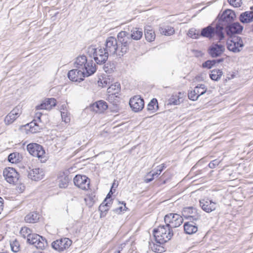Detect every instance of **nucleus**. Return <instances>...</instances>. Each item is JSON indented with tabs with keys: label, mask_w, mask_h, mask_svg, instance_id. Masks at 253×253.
Here are the masks:
<instances>
[{
	"label": "nucleus",
	"mask_w": 253,
	"mask_h": 253,
	"mask_svg": "<svg viewBox=\"0 0 253 253\" xmlns=\"http://www.w3.org/2000/svg\"><path fill=\"white\" fill-rule=\"evenodd\" d=\"M64 107L66 108L65 104L63 105L60 109L62 121L64 122L66 124H67L70 122V114L67 109L64 108Z\"/></svg>",
	"instance_id": "nucleus-31"
},
{
	"label": "nucleus",
	"mask_w": 253,
	"mask_h": 253,
	"mask_svg": "<svg viewBox=\"0 0 253 253\" xmlns=\"http://www.w3.org/2000/svg\"><path fill=\"white\" fill-rule=\"evenodd\" d=\"M166 225H168L169 228L178 227L181 225L183 221L182 216L177 213H170L165 215L164 217Z\"/></svg>",
	"instance_id": "nucleus-6"
},
{
	"label": "nucleus",
	"mask_w": 253,
	"mask_h": 253,
	"mask_svg": "<svg viewBox=\"0 0 253 253\" xmlns=\"http://www.w3.org/2000/svg\"><path fill=\"white\" fill-rule=\"evenodd\" d=\"M34 253H42V252H34Z\"/></svg>",
	"instance_id": "nucleus-63"
},
{
	"label": "nucleus",
	"mask_w": 253,
	"mask_h": 253,
	"mask_svg": "<svg viewBox=\"0 0 253 253\" xmlns=\"http://www.w3.org/2000/svg\"><path fill=\"white\" fill-rule=\"evenodd\" d=\"M41 127H29V129L20 128L22 132H25L26 134H34L39 132Z\"/></svg>",
	"instance_id": "nucleus-40"
},
{
	"label": "nucleus",
	"mask_w": 253,
	"mask_h": 253,
	"mask_svg": "<svg viewBox=\"0 0 253 253\" xmlns=\"http://www.w3.org/2000/svg\"><path fill=\"white\" fill-rule=\"evenodd\" d=\"M153 234L157 243L163 244L170 240L173 233L168 225H160L153 230Z\"/></svg>",
	"instance_id": "nucleus-2"
},
{
	"label": "nucleus",
	"mask_w": 253,
	"mask_h": 253,
	"mask_svg": "<svg viewBox=\"0 0 253 253\" xmlns=\"http://www.w3.org/2000/svg\"><path fill=\"white\" fill-rule=\"evenodd\" d=\"M144 35L146 40L148 42H151L154 41L155 39L156 36L155 32L150 26H148L145 29Z\"/></svg>",
	"instance_id": "nucleus-29"
},
{
	"label": "nucleus",
	"mask_w": 253,
	"mask_h": 253,
	"mask_svg": "<svg viewBox=\"0 0 253 253\" xmlns=\"http://www.w3.org/2000/svg\"><path fill=\"white\" fill-rule=\"evenodd\" d=\"M147 109L150 113H153L158 109V104L156 98L152 99L147 105Z\"/></svg>",
	"instance_id": "nucleus-33"
},
{
	"label": "nucleus",
	"mask_w": 253,
	"mask_h": 253,
	"mask_svg": "<svg viewBox=\"0 0 253 253\" xmlns=\"http://www.w3.org/2000/svg\"><path fill=\"white\" fill-rule=\"evenodd\" d=\"M119 99V97L117 95L108 93L107 100L108 101H109L111 103H112L113 105L116 106V109H119V107L118 106Z\"/></svg>",
	"instance_id": "nucleus-35"
},
{
	"label": "nucleus",
	"mask_w": 253,
	"mask_h": 253,
	"mask_svg": "<svg viewBox=\"0 0 253 253\" xmlns=\"http://www.w3.org/2000/svg\"><path fill=\"white\" fill-rule=\"evenodd\" d=\"M42 113H37L36 114V116L37 117V120H34L32 122H31V123H28L26 125H22L21 126H24V127H25V126H28L29 125L30 126H38L39 125L37 123V121H40V117H41V115Z\"/></svg>",
	"instance_id": "nucleus-45"
},
{
	"label": "nucleus",
	"mask_w": 253,
	"mask_h": 253,
	"mask_svg": "<svg viewBox=\"0 0 253 253\" xmlns=\"http://www.w3.org/2000/svg\"><path fill=\"white\" fill-rule=\"evenodd\" d=\"M108 108L107 103L103 100L98 101L89 107V109L97 113H102Z\"/></svg>",
	"instance_id": "nucleus-18"
},
{
	"label": "nucleus",
	"mask_w": 253,
	"mask_h": 253,
	"mask_svg": "<svg viewBox=\"0 0 253 253\" xmlns=\"http://www.w3.org/2000/svg\"><path fill=\"white\" fill-rule=\"evenodd\" d=\"M111 83L112 80L109 78V76L102 77V78L100 79L98 81L99 85L102 87L109 85Z\"/></svg>",
	"instance_id": "nucleus-38"
},
{
	"label": "nucleus",
	"mask_w": 253,
	"mask_h": 253,
	"mask_svg": "<svg viewBox=\"0 0 253 253\" xmlns=\"http://www.w3.org/2000/svg\"><path fill=\"white\" fill-rule=\"evenodd\" d=\"M200 205L202 209L207 212H210L215 209V204L208 200L200 201Z\"/></svg>",
	"instance_id": "nucleus-21"
},
{
	"label": "nucleus",
	"mask_w": 253,
	"mask_h": 253,
	"mask_svg": "<svg viewBox=\"0 0 253 253\" xmlns=\"http://www.w3.org/2000/svg\"><path fill=\"white\" fill-rule=\"evenodd\" d=\"M221 76V72L220 70H213L210 75L211 79L214 81H217L220 79Z\"/></svg>",
	"instance_id": "nucleus-39"
},
{
	"label": "nucleus",
	"mask_w": 253,
	"mask_h": 253,
	"mask_svg": "<svg viewBox=\"0 0 253 253\" xmlns=\"http://www.w3.org/2000/svg\"><path fill=\"white\" fill-rule=\"evenodd\" d=\"M118 41L119 44L124 42H132L128 33L126 31H121L117 35Z\"/></svg>",
	"instance_id": "nucleus-27"
},
{
	"label": "nucleus",
	"mask_w": 253,
	"mask_h": 253,
	"mask_svg": "<svg viewBox=\"0 0 253 253\" xmlns=\"http://www.w3.org/2000/svg\"><path fill=\"white\" fill-rule=\"evenodd\" d=\"M219 12L216 19L209 26L202 29L200 36L211 39L217 36L221 40V16Z\"/></svg>",
	"instance_id": "nucleus-1"
},
{
	"label": "nucleus",
	"mask_w": 253,
	"mask_h": 253,
	"mask_svg": "<svg viewBox=\"0 0 253 253\" xmlns=\"http://www.w3.org/2000/svg\"><path fill=\"white\" fill-rule=\"evenodd\" d=\"M22 113L21 108L20 106L15 107L11 112L6 116L4 119V122L6 125L11 124L18 118Z\"/></svg>",
	"instance_id": "nucleus-16"
},
{
	"label": "nucleus",
	"mask_w": 253,
	"mask_h": 253,
	"mask_svg": "<svg viewBox=\"0 0 253 253\" xmlns=\"http://www.w3.org/2000/svg\"><path fill=\"white\" fill-rule=\"evenodd\" d=\"M221 61V59H218L217 60H208L203 63L202 66L203 68H207L208 69H210L215 64V63L216 62H220Z\"/></svg>",
	"instance_id": "nucleus-42"
},
{
	"label": "nucleus",
	"mask_w": 253,
	"mask_h": 253,
	"mask_svg": "<svg viewBox=\"0 0 253 253\" xmlns=\"http://www.w3.org/2000/svg\"><path fill=\"white\" fill-rule=\"evenodd\" d=\"M151 248L153 251L156 253H161L164 251V248L159 245L154 244L151 246Z\"/></svg>",
	"instance_id": "nucleus-49"
},
{
	"label": "nucleus",
	"mask_w": 253,
	"mask_h": 253,
	"mask_svg": "<svg viewBox=\"0 0 253 253\" xmlns=\"http://www.w3.org/2000/svg\"><path fill=\"white\" fill-rule=\"evenodd\" d=\"M27 149L29 153L34 157L39 158H43L45 151L42 146L37 143H30L27 146Z\"/></svg>",
	"instance_id": "nucleus-11"
},
{
	"label": "nucleus",
	"mask_w": 253,
	"mask_h": 253,
	"mask_svg": "<svg viewBox=\"0 0 253 253\" xmlns=\"http://www.w3.org/2000/svg\"><path fill=\"white\" fill-rule=\"evenodd\" d=\"M188 36L192 39H198L200 36L199 31L195 29H190L188 33Z\"/></svg>",
	"instance_id": "nucleus-43"
},
{
	"label": "nucleus",
	"mask_w": 253,
	"mask_h": 253,
	"mask_svg": "<svg viewBox=\"0 0 253 253\" xmlns=\"http://www.w3.org/2000/svg\"><path fill=\"white\" fill-rule=\"evenodd\" d=\"M159 31L161 34L166 36H170L174 33L173 28L169 26L161 27H160Z\"/></svg>",
	"instance_id": "nucleus-34"
},
{
	"label": "nucleus",
	"mask_w": 253,
	"mask_h": 253,
	"mask_svg": "<svg viewBox=\"0 0 253 253\" xmlns=\"http://www.w3.org/2000/svg\"><path fill=\"white\" fill-rule=\"evenodd\" d=\"M220 162V161L217 159L214 160L211 162L209 164V166L211 169H214L216 166H218L219 163Z\"/></svg>",
	"instance_id": "nucleus-52"
},
{
	"label": "nucleus",
	"mask_w": 253,
	"mask_h": 253,
	"mask_svg": "<svg viewBox=\"0 0 253 253\" xmlns=\"http://www.w3.org/2000/svg\"><path fill=\"white\" fill-rule=\"evenodd\" d=\"M74 182L76 186L83 190L89 189L90 180L85 175H77L74 178Z\"/></svg>",
	"instance_id": "nucleus-14"
},
{
	"label": "nucleus",
	"mask_w": 253,
	"mask_h": 253,
	"mask_svg": "<svg viewBox=\"0 0 253 253\" xmlns=\"http://www.w3.org/2000/svg\"><path fill=\"white\" fill-rule=\"evenodd\" d=\"M161 173V172H160V171H158V167H157V169H156V171L154 172H153L152 174V176L153 177H155L156 176H158V175H159Z\"/></svg>",
	"instance_id": "nucleus-59"
},
{
	"label": "nucleus",
	"mask_w": 253,
	"mask_h": 253,
	"mask_svg": "<svg viewBox=\"0 0 253 253\" xmlns=\"http://www.w3.org/2000/svg\"><path fill=\"white\" fill-rule=\"evenodd\" d=\"M228 1L230 4L236 7L241 6L242 4L241 0H228Z\"/></svg>",
	"instance_id": "nucleus-50"
},
{
	"label": "nucleus",
	"mask_w": 253,
	"mask_h": 253,
	"mask_svg": "<svg viewBox=\"0 0 253 253\" xmlns=\"http://www.w3.org/2000/svg\"><path fill=\"white\" fill-rule=\"evenodd\" d=\"M121 89L120 84L118 83H115L112 84L107 88V93L117 95L120 92Z\"/></svg>",
	"instance_id": "nucleus-32"
},
{
	"label": "nucleus",
	"mask_w": 253,
	"mask_h": 253,
	"mask_svg": "<svg viewBox=\"0 0 253 253\" xmlns=\"http://www.w3.org/2000/svg\"><path fill=\"white\" fill-rule=\"evenodd\" d=\"M113 194V192L112 189L110 191L108 195H107L106 198H105V200L104 201V202H109L111 203V200L110 199V198L111 197V195Z\"/></svg>",
	"instance_id": "nucleus-54"
},
{
	"label": "nucleus",
	"mask_w": 253,
	"mask_h": 253,
	"mask_svg": "<svg viewBox=\"0 0 253 253\" xmlns=\"http://www.w3.org/2000/svg\"><path fill=\"white\" fill-rule=\"evenodd\" d=\"M105 49L110 55H116L118 56L119 44L117 40L114 37H108L105 42Z\"/></svg>",
	"instance_id": "nucleus-9"
},
{
	"label": "nucleus",
	"mask_w": 253,
	"mask_h": 253,
	"mask_svg": "<svg viewBox=\"0 0 253 253\" xmlns=\"http://www.w3.org/2000/svg\"><path fill=\"white\" fill-rule=\"evenodd\" d=\"M104 71L108 74H111L115 70V67L113 63H107L104 66Z\"/></svg>",
	"instance_id": "nucleus-41"
},
{
	"label": "nucleus",
	"mask_w": 253,
	"mask_h": 253,
	"mask_svg": "<svg viewBox=\"0 0 253 253\" xmlns=\"http://www.w3.org/2000/svg\"><path fill=\"white\" fill-rule=\"evenodd\" d=\"M131 42H124L119 44V50L118 51V56L120 57L123 56L128 50L129 45Z\"/></svg>",
	"instance_id": "nucleus-28"
},
{
	"label": "nucleus",
	"mask_w": 253,
	"mask_h": 253,
	"mask_svg": "<svg viewBox=\"0 0 253 253\" xmlns=\"http://www.w3.org/2000/svg\"><path fill=\"white\" fill-rule=\"evenodd\" d=\"M209 53L212 57L218 56L221 53V45L218 44L212 45L209 49Z\"/></svg>",
	"instance_id": "nucleus-25"
},
{
	"label": "nucleus",
	"mask_w": 253,
	"mask_h": 253,
	"mask_svg": "<svg viewBox=\"0 0 253 253\" xmlns=\"http://www.w3.org/2000/svg\"><path fill=\"white\" fill-rule=\"evenodd\" d=\"M39 219V215L36 212H31L25 217V221L27 223H34L37 222Z\"/></svg>",
	"instance_id": "nucleus-30"
},
{
	"label": "nucleus",
	"mask_w": 253,
	"mask_h": 253,
	"mask_svg": "<svg viewBox=\"0 0 253 253\" xmlns=\"http://www.w3.org/2000/svg\"><path fill=\"white\" fill-rule=\"evenodd\" d=\"M239 20L243 23H248L253 21V11H246L241 13Z\"/></svg>",
	"instance_id": "nucleus-23"
},
{
	"label": "nucleus",
	"mask_w": 253,
	"mask_h": 253,
	"mask_svg": "<svg viewBox=\"0 0 253 253\" xmlns=\"http://www.w3.org/2000/svg\"><path fill=\"white\" fill-rule=\"evenodd\" d=\"M44 172L42 169L36 168L30 170L28 174L29 178L34 181L42 180L44 176Z\"/></svg>",
	"instance_id": "nucleus-19"
},
{
	"label": "nucleus",
	"mask_w": 253,
	"mask_h": 253,
	"mask_svg": "<svg viewBox=\"0 0 253 253\" xmlns=\"http://www.w3.org/2000/svg\"><path fill=\"white\" fill-rule=\"evenodd\" d=\"M206 92V90H200L199 88L196 86L193 91L188 93V98L193 101L197 100L200 95L204 94Z\"/></svg>",
	"instance_id": "nucleus-24"
},
{
	"label": "nucleus",
	"mask_w": 253,
	"mask_h": 253,
	"mask_svg": "<svg viewBox=\"0 0 253 253\" xmlns=\"http://www.w3.org/2000/svg\"><path fill=\"white\" fill-rule=\"evenodd\" d=\"M122 204L123 205H124V208L123 207H120L119 208H117V209H116L115 210H114L115 211L118 212V211H126V203L123 202Z\"/></svg>",
	"instance_id": "nucleus-55"
},
{
	"label": "nucleus",
	"mask_w": 253,
	"mask_h": 253,
	"mask_svg": "<svg viewBox=\"0 0 253 253\" xmlns=\"http://www.w3.org/2000/svg\"><path fill=\"white\" fill-rule=\"evenodd\" d=\"M46 101L49 105L48 107L50 110H51L53 107H54L56 105V101L54 98H49L46 100Z\"/></svg>",
	"instance_id": "nucleus-51"
},
{
	"label": "nucleus",
	"mask_w": 253,
	"mask_h": 253,
	"mask_svg": "<svg viewBox=\"0 0 253 253\" xmlns=\"http://www.w3.org/2000/svg\"><path fill=\"white\" fill-rule=\"evenodd\" d=\"M74 67L83 71H86L88 69H91L92 67L95 69V72L96 71V65L93 61H88L86 57L84 55H81L77 57L74 62Z\"/></svg>",
	"instance_id": "nucleus-5"
},
{
	"label": "nucleus",
	"mask_w": 253,
	"mask_h": 253,
	"mask_svg": "<svg viewBox=\"0 0 253 253\" xmlns=\"http://www.w3.org/2000/svg\"><path fill=\"white\" fill-rule=\"evenodd\" d=\"M27 242L33 245L37 249L43 250L47 246L45 239L37 234H31L27 240Z\"/></svg>",
	"instance_id": "nucleus-8"
},
{
	"label": "nucleus",
	"mask_w": 253,
	"mask_h": 253,
	"mask_svg": "<svg viewBox=\"0 0 253 253\" xmlns=\"http://www.w3.org/2000/svg\"><path fill=\"white\" fill-rule=\"evenodd\" d=\"M115 253H120V251H118L115 252Z\"/></svg>",
	"instance_id": "nucleus-64"
},
{
	"label": "nucleus",
	"mask_w": 253,
	"mask_h": 253,
	"mask_svg": "<svg viewBox=\"0 0 253 253\" xmlns=\"http://www.w3.org/2000/svg\"><path fill=\"white\" fill-rule=\"evenodd\" d=\"M94 73L95 69L93 67L91 69L86 70V71H83L82 70L75 68L68 72V77L73 82H80L83 81L85 77L91 76Z\"/></svg>",
	"instance_id": "nucleus-3"
},
{
	"label": "nucleus",
	"mask_w": 253,
	"mask_h": 253,
	"mask_svg": "<svg viewBox=\"0 0 253 253\" xmlns=\"http://www.w3.org/2000/svg\"><path fill=\"white\" fill-rule=\"evenodd\" d=\"M70 179L68 176H63L59 178V186L60 188H66L68 185Z\"/></svg>",
	"instance_id": "nucleus-37"
},
{
	"label": "nucleus",
	"mask_w": 253,
	"mask_h": 253,
	"mask_svg": "<svg viewBox=\"0 0 253 253\" xmlns=\"http://www.w3.org/2000/svg\"><path fill=\"white\" fill-rule=\"evenodd\" d=\"M88 198H89V199H90V197L89 196L87 198H84V200L86 202L87 199H88Z\"/></svg>",
	"instance_id": "nucleus-62"
},
{
	"label": "nucleus",
	"mask_w": 253,
	"mask_h": 253,
	"mask_svg": "<svg viewBox=\"0 0 253 253\" xmlns=\"http://www.w3.org/2000/svg\"><path fill=\"white\" fill-rule=\"evenodd\" d=\"M18 154L16 153H11L8 156V161L11 163H17L18 162L19 159L18 158Z\"/></svg>",
	"instance_id": "nucleus-46"
},
{
	"label": "nucleus",
	"mask_w": 253,
	"mask_h": 253,
	"mask_svg": "<svg viewBox=\"0 0 253 253\" xmlns=\"http://www.w3.org/2000/svg\"><path fill=\"white\" fill-rule=\"evenodd\" d=\"M243 30V27L239 22H234L228 25L226 28V32L230 37H233V35L240 34Z\"/></svg>",
	"instance_id": "nucleus-15"
},
{
	"label": "nucleus",
	"mask_w": 253,
	"mask_h": 253,
	"mask_svg": "<svg viewBox=\"0 0 253 253\" xmlns=\"http://www.w3.org/2000/svg\"><path fill=\"white\" fill-rule=\"evenodd\" d=\"M154 178V177L152 176L150 178H147L145 180V182L148 183L152 181Z\"/></svg>",
	"instance_id": "nucleus-61"
},
{
	"label": "nucleus",
	"mask_w": 253,
	"mask_h": 253,
	"mask_svg": "<svg viewBox=\"0 0 253 253\" xmlns=\"http://www.w3.org/2000/svg\"><path fill=\"white\" fill-rule=\"evenodd\" d=\"M236 18L235 12L231 9H226L222 12V25L223 23H230Z\"/></svg>",
	"instance_id": "nucleus-20"
},
{
	"label": "nucleus",
	"mask_w": 253,
	"mask_h": 253,
	"mask_svg": "<svg viewBox=\"0 0 253 253\" xmlns=\"http://www.w3.org/2000/svg\"><path fill=\"white\" fill-rule=\"evenodd\" d=\"M235 76V75L233 73L227 74L226 78L225 79V81H227V80H230V79H233Z\"/></svg>",
	"instance_id": "nucleus-56"
},
{
	"label": "nucleus",
	"mask_w": 253,
	"mask_h": 253,
	"mask_svg": "<svg viewBox=\"0 0 253 253\" xmlns=\"http://www.w3.org/2000/svg\"><path fill=\"white\" fill-rule=\"evenodd\" d=\"M166 168L165 164H162L161 165H160L158 166V171H160V172H162L163 169Z\"/></svg>",
	"instance_id": "nucleus-58"
},
{
	"label": "nucleus",
	"mask_w": 253,
	"mask_h": 253,
	"mask_svg": "<svg viewBox=\"0 0 253 253\" xmlns=\"http://www.w3.org/2000/svg\"><path fill=\"white\" fill-rule=\"evenodd\" d=\"M194 222L188 221L184 223V229L186 234H192L197 231L198 227Z\"/></svg>",
	"instance_id": "nucleus-22"
},
{
	"label": "nucleus",
	"mask_w": 253,
	"mask_h": 253,
	"mask_svg": "<svg viewBox=\"0 0 253 253\" xmlns=\"http://www.w3.org/2000/svg\"><path fill=\"white\" fill-rule=\"evenodd\" d=\"M3 200L2 198L0 197V214L3 211Z\"/></svg>",
	"instance_id": "nucleus-57"
},
{
	"label": "nucleus",
	"mask_w": 253,
	"mask_h": 253,
	"mask_svg": "<svg viewBox=\"0 0 253 253\" xmlns=\"http://www.w3.org/2000/svg\"><path fill=\"white\" fill-rule=\"evenodd\" d=\"M48 106L49 105H48V103H47V102L45 100L44 102H43L40 105L37 106L36 108V110L45 109V110H49L50 109H49Z\"/></svg>",
	"instance_id": "nucleus-48"
},
{
	"label": "nucleus",
	"mask_w": 253,
	"mask_h": 253,
	"mask_svg": "<svg viewBox=\"0 0 253 253\" xmlns=\"http://www.w3.org/2000/svg\"><path fill=\"white\" fill-rule=\"evenodd\" d=\"M176 96L172 95L170 98L169 99V103L170 104L177 105L179 104L180 101L179 99H176L175 98Z\"/></svg>",
	"instance_id": "nucleus-53"
},
{
	"label": "nucleus",
	"mask_w": 253,
	"mask_h": 253,
	"mask_svg": "<svg viewBox=\"0 0 253 253\" xmlns=\"http://www.w3.org/2000/svg\"><path fill=\"white\" fill-rule=\"evenodd\" d=\"M226 44L228 49L235 53L240 52L244 46L241 38L235 36L230 37L227 41Z\"/></svg>",
	"instance_id": "nucleus-7"
},
{
	"label": "nucleus",
	"mask_w": 253,
	"mask_h": 253,
	"mask_svg": "<svg viewBox=\"0 0 253 253\" xmlns=\"http://www.w3.org/2000/svg\"><path fill=\"white\" fill-rule=\"evenodd\" d=\"M10 247L11 250L15 253L19 251V244L17 241H14L10 243Z\"/></svg>",
	"instance_id": "nucleus-47"
},
{
	"label": "nucleus",
	"mask_w": 253,
	"mask_h": 253,
	"mask_svg": "<svg viewBox=\"0 0 253 253\" xmlns=\"http://www.w3.org/2000/svg\"><path fill=\"white\" fill-rule=\"evenodd\" d=\"M129 104L132 110L134 112L141 111L144 106L143 99L139 96H135L131 98L129 100Z\"/></svg>",
	"instance_id": "nucleus-17"
},
{
	"label": "nucleus",
	"mask_w": 253,
	"mask_h": 253,
	"mask_svg": "<svg viewBox=\"0 0 253 253\" xmlns=\"http://www.w3.org/2000/svg\"><path fill=\"white\" fill-rule=\"evenodd\" d=\"M111 203L109 202H103L99 206V210L101 211L100 216H104L106 214V212L109 210V207Z\"/></svg>",
	"instance_id": "nucleus-36"
},
{
	"label": "nucleus",
	"mask_w": 253,
	"mask_h": 253,
	"mask_svg": "<svg viewBox=\"0 0 253 253\" xmlns=\"http://www.w3.org/2000/svg\"><path fill=\"white\" fill-rule=\"evenodd\" d=\"M20 233L23 237L24 238L27 237L28 239L29 236L31 235V230L27 227H22L20 230Z\"/></svg>",
	"instance_id": "nucleus-44"
},
{
	"label": "nucleus",
	"mask_w": 253,
	"mask_h": 253,
	"mask_svg": "<svg viewBox=\"0 0 253 253\" xmlns=\"http://www.w3.org/2000/svg\"><path fill=\"white\" fill-rule=\"evenodd\" d=\"M182 215L191 222L199 220L201 216L197 210L192 207L184 208L182 211Z\"/></svg>",
	"instance_id": "nucleus-10"
},
{
	"label": "nucleus",
	"mask_w": 253,
	"mask_h": 253,
	"mask_svg": "<svg viewBox=\"0 0 253 253\" xmlns=\"http://www.w3.org/2000/svg\"><path fill=\"white\" fill-rule=\"evenodd\" d=\"M196 87L199 88L200 90H207L204 84H199Z\"/></svg>",
	"instance_id": "nucleus-60"
},
{
	"label": "nucleus",
	"mask_w": 253,
	"mask_h": 253,
	"mask_svg": "<svg viewBox=\"0 0 253 253\" xmlns=\"http://www.w3.org/2000/svg\"><path fill=\"white\" fill-rule=\"evenodd\" d=\"M143 30L142 29L138 28H133L131 30V34L129 36L131 40L138 41L141 39L143 36Z\"/></svg>",
	"instance_id": "nucleus-26"
},
{
	"label": "nucleus",
	"mask_w": 253,
	"mask_h": 253,
	"mask_svg": "<svg viewBox=\"0 0 253 253\" xmlns=\"http://www.w3.org/2000/svg\"><path fill=\"white\" fill-rule=\"evenodd\" d=\"M3 175L5 179L9 183L15 184L19 180V174L16 170L12 168H5L3 171Z\"/></svg>",
	"instance_id": "nucleus-12"
},
{
	"label": "nucleus",
	"mask_w": 253,
	"mask_h": 253,
	"mask_svg": "<svg viewBox=\"0 0 253 253\" xmlns=\"http://www.w3.org/2000/svg\"><path fill=\"white\" fill-rule=\"evenodd\" d=\"M88 52L93 54L95 61L98 64L104 63L110 55L105 48L101 47L95 48L92 46L88 48Z\"/></svg>",
	"instance_id": "nucleus-4"
},
{
	"label": "nucleus",
	"mask_w": 253,
	"mask_h": 253,
	"mask_svg": "<svg viewBox=\"0 0 253 253\" xmlns=\"http://www.w3.org/2000/svg\"><path fill=\"white\" fill-rule=\"evenodd\" d=\"M71 244V240L68 238H64L54 241L52 243V247L54 250L58 252H62L68 248Z\"/></svg>",
	"instance_id": "nucleus-13"
}]
</instances>
